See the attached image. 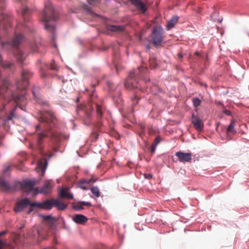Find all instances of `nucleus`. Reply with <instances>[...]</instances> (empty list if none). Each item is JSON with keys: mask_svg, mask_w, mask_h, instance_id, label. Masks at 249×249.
Returning a JSON list of instances; mask_svg holds the SVG:
<instances>
[{"mask_svg": "<svg viewBox=\"0 0 249 249\" xmlns=\"http://www.w3.org/2000/svg\"><path fill=\"white\" fill-rule=\"evenodd\" d=\"M131 3L134 5L142 13H144L146 10L145 5L140 0H129Z\"/></svg>", "mask_w": 249, "mask_h": 249, "instance_id": "a211bd4d", "label": "nucleus"}, {"mask_svg": "<svg viewBox=\"0 0 249 249\" xmlns=\"http://www.w3.org/2000/svg\"><path fill=\"white\" fill-rule=\"evenodd\" d=\"M43 218L51 225H53L54 222V219L50 215L43 216Z\"/></svg>", "mask_w": 249, "mask_h": 249, "instance_id": "473e14b6", "label": "nucleus"}, {"mask_svg": "<svg viewBox=\"0 0 249 249\" xmlns=\"http://www.w3.org/2000/svg\"><path fill=\"white\" fill-rule=\"evenodd\" d=\"M18 2L22 5L21 8V14H22L23 19L24 20V26L28 28H30L31 26L29 24L26 23V14L28 12V8L27 7L26 4L27 2V0H18Z\"/></svg>", "mask_w": 249, "mask_h": 249, "instance_id": "ddd939ff", "label": "nucleus"}, {"mask_svg": "<svg viewBox=\"0 0 249 249\" xmlns=\"http://www.w3.org/2000/svg\"><path fill=\"white\" fill-rule=\"evenodd\" d=\"M144 177H145V178L149 179H151L152 178V175L150 174H144Z\"/></svg>", "mask_w": 249, "mask_h": 249, "instance_id": "49530a36", "label": "nucleus"}, {"mask_svg": "<svg viewBox=\"0 0 249 249\" xmlns=\"http://www.w3.org/2000/svg\"><path fill=\"white\" fill-rule=\"evenodd\" d=\"M73 207L74 209L78 211L83 209V207H82V205L80 204V202L74 205Z\"/></svg>", "mask_w": 249, "mask_h": 249, "instance_id": "58836bf2", "label": "nucleus"}, {"mask_svg": "<svg viewBox=\"0 0 249 249\" xmlns=\"http://www.w3.org/2000/svg\"><path fill=\"white\" fill-rule=\"evenodd\" d=\"M97 139V135L96 136V137H95V140H96Z\"/></svg>", "mask_w": 249, "mask_h": 249, "instance_id": "bf43d9fd", "label": "nucleus"}, {"mask_svg": "<svg viewBox=\"0 0 249 249\" xmlns=\"http://www.w3.org/2000/svg\"><path fill=\"white\" fill-rule=\"evenodd\" d=\"M0 65L5 69H11L13 64L8 61H3L2 60L1 56L0 54Z\"/></svg>", "mask_w": 249, "mask_h": 249, "instance_id": "cd10ccee", "label": "nucleus"}, {"mask_svg": "<svg viewBox=\"0 0 249 249\" xmlns=\"http://www.w3.org/2000/svg\"><path fill=\"white\" fill-rule=\"evenodd\" d=\"M151 36L152 43L155 46L160 45L162 42L164 37L163 29L160 27H154Z\"/></svg>", "mask_w": 249, "mask_h": 249, "instance_id": "1a4fd4ad", "label": "nucleus"}, {"mask_svg": "<svg viewBox=\"0 0 249 249\" xmlns=\"http://www.w3.org/2000/svg\"><path fill=\"white\" fill-rule=\"evenodd\" d=\"M33 73L27 70H23L22 79L16 82L17 88L19 91L26 90L29 85V79L32 76Z\"/></svg>", "mask_w": 249, "mask_h": 249, "instance_id": "6e6552de", "label": "nucleus"}, {"mask_svg": "<svg viewBox=\"0 0 249 249\" xmlns=\"http://www.w3.org/2000/svg\"><path fill=\"white\" fill-rule=\"evenodd\" d=\"M149 64L151 68L155 69L157 65V60L153 57L150 58Z\"/></svg>", "mask_w": 249, "mask_h": 249, "instance_id": "2f4dec72", "label": "nucleus"}, {"mask_svg": "<svg viewBox=\"0 0 249 249\" xmlns=\"http://www.w3.org/2000/svg\"><path fill=\"white\" fill-rule=\"evenodd\" d=\"M11 18L5 15L2 12L0 11V26L4 31H6L11 27Z\"/></svg>", "mask_w": 249, "mask_h": 249, "instance_id": "9b49d317", "label": "nucleus"}, {"mask_svg": "<svg viewBox=\"0 0 249 249\" xmlns=\"http://www.w3.org/2000/svg\"><path fill=\"white\" fill-rule=\"evenodd\" d=\"M17 109V107H15L12 110H11L7 117L8 121L12 120L14 118L16 117L15 112Z\"/></svg>", "mask_w": 249, "mask_h": 249, "instance_id": "f704fd0d", "label": "nucleus"}, {"mask_svg": "<svg viewBox=\"0 0 249 249\" xmlns=\"http://www.w3.org/2000/svg\"><path fill=\"white\" fill-rule=\"evenodd\" d=\"M38 45H37V44H34L33 45L32 47H31V49H32V51L33 52H38Z\"/></svg>", "mask_w": 249, "mask_h": 249, "instance_id": "a19ab883", "label": "nucleus"}, {"mask_svg": "<svg viewBox=\"0 0 249 249\" xmlns=\"http://www.w3.org/2000/svg\"><path fill=\"white\" fill-rule=\"evenodd\" d=\"M160 142V138L159 136L156 137L154 140V142L152 143L153 144H155L157 146V145Z\"/></svg>", "mask_w": 249, "mask_h": 249, "instance_id": "79ce46f5", "label": "nucleus"}, {"mask_svg": "<svg viewBox=\"0 0 249 249\" xmlns=\"http://www.w3.org/2000/svg\"><path fill=\"white\" fill-rule=\"evenodd\" d=\"M35 185L36 181L34 180L25 181L21 184V188L25 192H32L33 195L36 196L38 193V188H34Z\"/></svg>", "mask_w": 249, "mask_h": 249, "instance_id": "9d476101", "label": "nucleus"}, {"mask_svg": "<svg viewBox=\"0 0 249 249\" xmlns=\"http://www.w3.org/2000/svg\"><path fill=\"white\" fill-rule=\"evenodd\" d=\"M201 101L197 98H195L193 99V104L195 107L199 106L200 104Z\"/></svg>", "mask_w": 249, "mask_h": 249, "instance_id": "e433bc0d", "label": "nucleus"}, {"mask_svg": "<svg viewBox=\"0 0 249 249\" xmlns=\"http://www.w3.org/2000/svg\"><path fill=\"white\" fill-rule=\"evenodd\" d=\"M47 136V135L44 133H40L38 135L37 138V147L39 150V152L42 156H45V154L43 152V147L42 142L43 140Z\"/></svg>", "mask_w": 249, "mask_h": 249, "instance_id": "f3484780", "label": "nucleus"}, {"mask_svg": "<svg viewBox=\"0 0 249 249\" xmlns=\"http://www.w3.org/2000/svg\"><path fill=\"white\" fill-rule=\"evenodd\" d=\"M47 164L48 163L46 159L45 158H42L38 161L37 168L41 170L42 173H44L46 170Z\"/></svg>", "mask_w": 249, "mask_h": 249, "instance_id": "4be33fe9", "label": "nucleus"}, {"mask_svg": "<svg viewBox=\"0 0 249 249\" xmlns=\"http://www.w3.org/2000/svg\"><path fill=\"white\" fill-rule=\"evenodd\" d=\"M192 123L194 127L198 131H201L204 127V124L202 120L199 117L193 114L192 117Z\"/></svg>", "mask_w": 249, "mask_h": 249, "instance_id": "4468645a", "label": "nucleus"}, {"mask_svg": "<svg viewBox=\"0 0 249 249\" xmlns=\"http://www.w3.org/2000/svg\"><path fill=\"white\" fill-rule=\"evenodd\" d=\"M35 99L36 100V102L39 104L42 105H47L48 104V102L45 100H43L39 97L40 94H33Z\"/></svg>", "mask_w": 249, "mask_h": 249, "instance_id": "c85d7f7f", "label": "nucleus"}, {"mask_svg": "<svg viewBox=\"0 0 249 249\" xmlns=\"http://www.w3.org/2000/svg\"><path fill=\"white\" fill-rule=\"evenodd\" d=\"M125 26L124 25H108L107 29L108 31L115 32H122L124 31Z\"/></svg>", "mask_w": 249, "mask_h": 249, "instance_id": "412c9836", "label": "nucleus"}, {"mask_svg": "<svg viewBox=\"0 0 249 249\" xmlns=\"http://www.w3.org/2000/svg\"><path fill=\"white\" fill-rule=\"evenodd\" d=\"M195 55H199V53H198V52H196V53H195Z\"/></svg>", "mask_w": 249, "mask_h": 249, "instance_id": "6e6d98bb", "label": "nucleus"}, {"mask_svg": "<svg viewBox=\"0 0 249 249\" xmlns=\"http://www.w3.org/2000/svg\"><path fill=\"white\" fill-rule=\"evenodd\" d=\"M47 231L46 230L39 229L34 227L26 237V243L30 244H36L46 238Z\"/></svg>", "mask_w": 249, "mask_h": 249, "instance_id": "423d86ee", "label": "nucleus"}, {"mask_svg": "<svg viewBox=\"0 0 249 249\" xmlns=\"http://www.w3.org/2000/svg\"><path fill=\"white\" fill-rule=\"evenodd\" d=\"M134 98H135V99H137V97L136 95H135V96H134Z\"/></svg>", "mask_w": 249, "mask_h": 249, "instance_id": "13d9d810", "label": "nucleus"}, {"mask_svg": "<svg viewBox=\"0 0 249 249\" xmlns=\"http://www.w3.org/2000/svg\"><path fill=\"white\" fill-rule=\"evenodd\" d=\"M33 202H31L29 199L27 198L22 199L18 201L16 206L14 208L15 211L17 212H20L23 210L24 209L26 208L28 205H30L31 207Z\"/></svg>", "mask_w": 249, "mask_h": 249, "instance_id": "f8f14e48", "label": "nucleus"}, {"mask_svg": "<svg viewBox=\"0 0 249 249\" xmlns=\"http://www.w3.org/2000/svg\"><path fill=\"white\" fill-rule=\"evenodd\" d=\"M55 47H56V45L55 44L54 45Z\"/></svg>", "mask_w": 249, "mask_h": 249, "instance_id": "052dcab7", "label": "nucleus"}, {"mask_svg": "<svg viewBox=\"0 0 249 249\" xmlns=\"http://www.w3.org/2000/svg\"><path fill=\"white\" fill-rule=\"evenodd\" d=\"M235 123L233 120L231 121L227 129V133L234 134L236 133V130L234 129Z\"/></svg>", "mask_w": 249, "mask_h": 249, "instance_id": "bb28decb", "label": "nucleus"}, {"mask_svg": "<svg viewBox=\"0 0 249 249\" xmlns=\"http://www.w3.org/2000/svg\"><path fill=\"white\" fill-rule=\"evenodd\" d=\"M53 187V182L51 180H46L43 186L38 190V193L47 194L51 192Z\"/></svg>", "mask_w": 249, "mask_h": 249, "instance_id": "2eb2a0df", "label": "nucleus"}, {"mask_svg": "<svg viewBox=\"0 0 249 249\" xmlns=\"http://www.w3.org/2000/svg\"><path fill=\"white\" fill-rule=\"evenodd\" d=\"M178 17L177 16L173 17L168 21L166 25V28L168 30H170L173 28L175 24L178 22Z\"/></svg>", "mask_w": 249, "mask_h": 249, "instance_id": "b1692460", "label": "nucleus"}, {"mask_svg": "<svg viewBox=\"0 0 249 249\" xmlns=\"http://www.w3.org/2000/svg\"><path fill=\"white\" fill-rule=\"evenodd\" d=\"M91 192L96 197H99L100 196V192L99 188L96 186H92L90 189Z\"/></svg>", "mask_w": 249, "mask_h": 249, "instance_id": "c756f323", "label": "nucleus"}, {"mask_svg": "<svg viewBox=\"0 0 249 249\" xmlns=\"http://www.w3.org/2000/svg\"><path fill=\"white\" fill-rule=\"evenodd\" d=\"M9 89V87H8V88H7L6 92H9V91H8Z\"/></svg>", "mask_w": 249, "mask_h": 249, "instance_id": "4d7b16f0", "label": "nucleus"}, {"mask_svg": "<svg viewBox=\"0 0 249 249\" xmlns=\"http://www.w3.org/2000/svg\"><path fill=\"white\" fill-rule=\"evenodd\" d=\"M73 220L77 224H83L88 221V218L83 215L77 214L74 216Z\"/></svg>", "mask_w": 249, "mask_h": 249, "instance_id": "aec40b11", "label": "nucleus"}, {"mask_svg": "<svg viewBox=\"0 0 249 249\" xmlns=\"http://www.w3.org/2000/svg\"><path fill=\"white\" fill-rule=\"evenodd\" d=\"M111 85H112V84L110 82H108L107 83V85H108V86L109 88V90L108 91L109 92H112V91H113V90L112 89Z\"/></svg>", "mask_w": 249, "mask_h": 249, "instance_id": "09e8293b", "label": "nucleus"}, {"mask_svg": "<svg viewBox=\"0 0 249 249\" xmlns=\"http://www.w3.org/2000/svg\"><path fill=\"white\" fill-rule=\"evenodd\" d=\"M96 97L97 96L95 94H90L87 105L80 104L77 107L76 112L77 113L82 112L85 117L88 119L89 118L94 109L92 106L93 102L96 106L97 116L99 119L102 118L103 116L104 107L97 101H95Z\"/></svg>", "mask_w": 249, "mask_h": 249, "instance_id": "f03ea898", "label": "nucleus"}, {"mask_svg": "<svg viewBox=\"0 0 249 249\" xmlns=\"http://www.w3.org/2000/svg\"><path fill=\"white\" fill-rule=\"evenodd\" d=\"M223 113L228 116H230L231 115V112L229 110L225 109L223 110Z\"/></svg>", "mask_w": 249, "mask_h": 249, "instance_id": "a18cd8bd", "label": "nucleus"}, {"mask_svg": "<svg viewBox=\"0 0 249 249\" xmlns=\"http://www.w3.org/2000/svg\"><path fill=\"white\" fill-rule=\"evenodd\" d=\"M0 186L6 190H9L10 188L9 184L1 178H0Z\"/></svg>", "mask_w": 249, "mask_h": 249, "instance_id": "7c9ffc66", "label": "nucleus"}, {"mask_svg": "<svg viewBox=\"0 0 249 249\" xmlns=\"http://www.w3.org/2000/svg\"><path fill=\"white\" fill-rule=\"evenodd\" d=\"M80 100V97H78L76 100V102L78 103L79 101Z\"/></svg>", "mask_w": 249, "mask_h": 249, "instance_id": "864d4df0", "label": "nucleus"}, {"mask_svg": "<svg viewBox=\"0 0 249 249\" xmlns=\"http://www.w3.org/2000/svg\"><path fill=\"white\" fill-rule=\"evenodd\" d=\"M11 239L17 245H23L24 244H27L26 243V239L23 242H22L20 235L15 233H12L11 234Z\"/></svg>", "mask_w": 249, "mask_h": 249, "instance_id": "6ab92c4d", "label": "nucleus"}, {"mask_svg": "<svg viewBox=\"0 0 249 249\" xmlns=\"http://www.w3.org/2000/svg\"><path fill=\"white\" fill-rule=\"evenodd\" d=\"M157 145L155 144H152L150 148V151L152 153H154L155 152Z\"/></svg>", "mask_w": 249, "mask_h": 249, "instance_id": "37998d69", "label": "nucleus"}, {"mask_svg": "<svg viewBox=\"0 0 249 249\" xmlns=\"http://www.w3.org/2000/svg\"><path fill=\"white\" fill-rule=\"evenodd\" d=\"M24 39L23 36L20 34H16L10 42H5L2 38V33H0V47L4 48L6 45L10 44L11 46L15 49L14 52V56L17 60L22 62L26 58V55L18 48V46Z\"/></svg>", "mask_w": 249, "mask_h": 249, "instance_id": "20e7f679", "label": "nucleus"}, {"mask_svg": "<svg viewBox=\"0 0 249 249\" xmlns=\"http://www.w3.org/2000/svg\"><path fill=\"white\" fill-rule=\"evenodd\" d=\"M10 168V166L8 165H5L3 169V172L4 173H6L9 170V169Z\"/></svg>", "mask_w": 249, "mask_h": 249, "instance_id": "de8ad7c7", "label": "nucleus"}, {"mask_svg": "<svg viewBox=\"0 0 249 249\" xmlns=\"http://www.w3.org/2000/svg\"><path fill=\"white\" fill-rule=\"evenodd\" d=\"M40 115L38 121L40 124L36 126V129H40L43 128L47 131H50V134L53 138L58 139L59 133L53 130L51 131L53 126L56 123V119L53 114L50 111H41Z\"/></svg>", "mask_w": 249, "mask_h": 249, "instance_id": "f257e3e1", "label": "nucleus"}, {"mask_svg": "<svg viewBox=\"0 0 249 249\" xmlns=\"http://www.w3.org/2000/svg\"><path fill=\"white\" fill-rule=\"evenodd\" d=\"M77 186L79 188L84 190H88V188L87 187V186H86V184L83 183L82 182H81V181H79L78 182H77Z\"/></svg>", "mask_w": 249, "mask_h": 249, "instance_id": "c9c22d12", "label": "nucleus"}, {"mask_svg": "<svg viewBox=\"0 0 249 249\" xmlns=\"http://www.w3.org/2000/svg\"><path fill=\"white\" fill-rule=\"evenodd\" d=\"M7 231L0 232V249H3L6 245V241L3 237L7 234Z\"/></svg>", "mask_w": 249, "mask_h": 249, "instance_id": "393cba45", "label": "nucleus"}, {"mask_svg": "<svg viewBox=\"0 0 249 249\" xmlns=\"http://www.w3.org/2000/svg\"><path fill=\"white\" fill-rule=\"evenodd\" d=\"M183 54L182 53H179L178 54V59H181L183 57Z\"/></svg>", "mask_w": 249, "mask_h": 249, "instance_id": "8fccbe9b", "label": "nucleus"}, {"mask_svg": "<svg viewBox=\"0 0 249 249\" xmlns=\"http://www.w3.org/2000/svg\"><path fill=\"white\" fill-rule=\"evenodd\" d=\"M41 70L42 71V73L41 74V77H46V75L44 73V72L43 71H42L41 68Z\"/></svg>", "mask_w": 249, "mask_h": 249, "instance_id": "3c124183", "label": "nucleus"}, {"mask_svg": "<svg viewBox=\"0 0 249 249\" xmlns=\"http://www.w3.org/2000/svg\"><path fill=\"white\" fill-rule=\"evenodd\" d=\"M31 205L32 207L47 210L56 207L59 210H64L67 207V204L57 199H47L42 203L33 202Z\"/></svg>", "mask_w": 249, "mask_h": 249, "instance_id": "0eeeda50", "label": "nucleus"}, {"mask_svg": "<svg viewBox=\"0 0 249 249\" xmlns=\"http://www.w3.org/2000/svg\"><path fill=\"white\" fill-rule=\"evenodd\" d=\"M51 70H55L57 69V66L54 61H53L52 63H50L49 65H47Z\"/></svg>", "mask_w": 249, "mask_h": 249, "instance_id": "4c0bfd02", "label": "nucleus"}, {"mask_svg": "<svg viewBox=\"0 0 249 249\" xmlns=\"http://www.w3.org/2000/svg\"><path fill=\"white\" fill-rule=\"evenodd\" d=\"M80 204H81L82 207L84 206H88V207H90L91 206V204L90 202H86V201H80Z\"/></svg>", "mask_w": 249, "mask_h": 249, "instance_id": "ea45409f", "label": "nucleus"}, {"mask_svg": "<svg viewBox=\"0 0 249 249\" xmlns=\"http://www.w3.org/2000/svg\"><path fill=\"white\" fill-rule=\"evenodd\" d=\"M147 71V69L146 68L142 67L131 71L124 82L125 88L128 90L138 88L139 79H143L145 82L149 81V79H146L144 77Z\"/></svg>", "mask_w": 249, "mask_h": 249, "instance_id": "7ed1b4c3", "label": "nucleus"}, {"mask_svg": "<svg viewBox=\"0 0 249 249\" xmlns=\"http://www.w3.org/2000/svg\"><path fill=\"white\" fill-rule=\"evenodd\" d=\"M56 18L54 10L51 2L46 1L44 4V9L42 13V19L45 22V29L51 32H54L55 27L50 23L51 21H54Z\"/></svg>", "mask_w": 249, "mask_h": 249, "instance_id": "39448f33", "label": "nucleus"}, {"mask_svg": "<svg viewBox=\"0 0 249 249\" xmlns=\"http://www.w3.org/2000/svg\"><path fill=\"white\" fill-rule=\"evenodd\" d=\"M175 155L178 158L180 162H190L192 160V154L190 153H183L181 151L177 152Z\"/></svg>", "mask_w": 249, "mask_h": 249, "instance_id": "dca6fc26", "label": "nucleus"}, {"mask_svg": "<svg viewBox=\"0 0 249 249\" xmlns=\"http://www.w3.org/2000/svg\"><path fill=\"white\" fill-rule=\"evenodd\" d=\"M12 100H13L15 103L17 104V105L20 102H22L24 100V96L23 94H20L18 96V94H12Z\"/></svg>", "mask_w": 249, "mask_h": 249, "instance_id": "a878e982", "label": "nucleus"}, {"mask_svg": "<svg viewBox=\"0 0 249 249\" xmlns=\"http://www.w3.org/2000/svg\"><path fill=\"white\" fill-rule=\"evenodd\" d=\"M59 196L62 198L72 199L73 198V195L70 194L66 189H62L60 192Z\"/></svg>", "mask_w": 249, "mask_h": 249, "instance_id": "5701e85b", "label": "nucleus"}, {"mask_svg": "<svg viewBox=\"0 0 249 249\" xmlns=\"http://www.w3.org/2000/svg\"><path fill=\"white\" fill-rule=\"evenodd\" d=\"M80 181L82 182L83 183L86 184H89L90 183H91V182H95L96 181V180L92 178L89 179H88V178L82 179Z\"/></svg>", "mask_w": 249, "mask_h": 249, "instance_id": "72a5a7b5", "label": "nucleus"}, {"mask_svg": "<svg viewBox=\"0 0 249 249\" xmlns=\"http://www.w3.org/2000/svg\"><path fill=\"white\" fill-rule=\"evenodd\" d=\"M96 84H93L92 85V89H86V91L87 92H94V89H93V88L96 86Z\"/></svg>", "mask_w": 249, "mask_h": 249, "instance_id": "c03bdc74", "label": "nucleus"}, {"mask_svg": "<svg viewBox=\"0 0 249 249\" xmlns=\"http://www.w3.org/2000/svg\"><path fill=\"white\" fill-rule=\"evenodd\" d=\"M140 127H141V129L142 130H144V129H145V126L143 124H141L140 125Z\"/></svg>", "mask_w": 249, "mask_h": 249, "instance_id": "603ef678", "label": "nucleus"}, {"mask_svg": "<svg viewBox=\"0 0 249 249\" xmlns=\"http://www.w3.org/2000/svg\"><path fill=\"white\" fill-rule=\"evenodd\" d=\"M32 211H33L32 208H30V210H29L28 213H30Z\"/></svg>", "mask_w": 249, "mask_h": 249, "instance_id": "5fc2aeb1", "label": "nucleus"}]
</instances>
